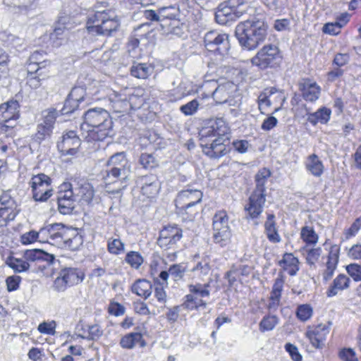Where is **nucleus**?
I'll return each instance as SVG.
<instances>
[{"label": "nucleus", "mask_w": 361, "mask_h": 361, "mask_svg": "<svg viewBox=\"0 0 361 361\" xmlns=\"http://www.w3.org/2000/svg\"><path fill=\"white\" fill-rule=\"evenodd\" d=\"M228 128L224 121L219 119L211 126L202 128L199 133L200 146L203 152L211 158H219L228 152Z\"/></svg>", "instance_id": "obj_1"}, {"label": "nucleus", "mask_w": 361, "mask_h": 361, "mask_svg": "<svg viewBox=\"0 0 361 361\" xmlns=\"http://www.w3.org/2000/svg\"><path fill=\"white\" fill-rule=\"evenodd\" d=\"M81 130L86 131L85 138L88 141H102L111 136L113 121L109 112L103 108L88 109L83 116Z\"/></svg>", "instance_id": "obj_2"}, {"label": "nucleus", "mask_w": 361, "mask_h": 361, "mask_svg": "<svg viewBox=\"0 0 361 361\" xmlns=\"http://www.w3.org/2000/svg\"><path fill=\"white\" fill-rule=\"evenodd\" d=\"M267 28L268 25L262 19L247 20L236 26L235 36L242 47L253 50L266 39Z\"/></svg>", "instance_id": "obj_3"}, {"label": "nucleus", "mask_w": 361, "mask_h": 361, "mask_svg": "<svg viewBox=\"0 0 361 361\" xmlns=\"http://www.w3.org/2000/svg\"><path fill=\"white\" fill-rule=\"evenodd\" d=\"M120 25L114 11H97L88 18L87 21V32L92 35L109 36L117 30Z\"/></svg>", "instance_id": "obj_4"}, {"label": "nucleus", "mask_w": 361, "mask_h": 361, "mask_svg": "<svg viewBox=\"0 0 361 361\" xmlns=\"http://www.w3.org/2000/svg\"><path fill=\"white\" fill-rule=\"evenodd\" d=\"M19 118V104L8 101L0 105V131L7 136H14Z\"/></svg>", "instance_id": "obj_5"}, {"label": "nucleus", "mask_w": 361, "mask_h": 361, "mask_svg": "<svg viewBox=\"0 0 361 361\" xmlns=\"http://www.w3.org/2000/svg\"><path fill=\"white\" fill-rule=\"evenodd\" d=\"M209 283H196L188 286L190 293L185 296V300L181 305L185 309L195 310L200 307H206L207 303L203 300L205 297H209L210 291L209 290Z\"/></svg>", "instance_id": "obj_6"}, {"label": "nucleus", "mask_w": 361, "mask_h": 361, "mask_svg": "<svg viewBox=\"0 0 361 361\" xmlns=\"http://www.w3.org/2000/svg\"><path fill=\"white\" fill-rule=\"evenodd\" d=\"M28 184L35 202H46L53 195L51 179L44 173L32 176Z\"/></svg>", "instance_id": "obj_7"}, {"label": "nucleus", "mask_w": 361, "mask_h": 361, "mask_svg": "<svg viewBox=\"0 0 361 361\" xmlns=\"http://www.w3.org/2000/svg\"><path fill=\"white\" fill-rule=\"evenodd\" d=\"M85 277L84 272L74 267H65L60 270L54 281L53 288L57 292H63L68 287L81 283Z\"/></svg>", "instance_id": "obj_8"}, {"label": "nucleus", "mask_w": 361, "mask_h": 361, "mask_svg": "<svg viewBox=\"0 0 361 361\" xmlns=\"http://www.w3.org/2000/svg\"><path fill=\"white\" fill-rule=\"evenodd\" d=\"M281 58L280 51L277 46L267 44L261 48L256 55L251 59V63L260 69L264 70L274 67Z\"/></svg>", "instance_id": "obj_9"}, {"label": "nucleus", "mask_w": 361, "mask_h": 361, "mask_svg": "<svg viewBox=\"0 0 361 361\" xmlns=\"http://www.w3.org/2000/svg\"><path fill=\"white\" fill-rule=\"evenodd\" d=\"M183 237V231L176 225H168L163 228L157 239L158 245L164 250H171L173 256L176 255V250Z\"/></svg>", "instance_id": "obj_10"}, {"label": "nucleus", "mask_w": 361, "mask_h": 361, "mask_svg": "<svg viewBox=\"0 0 361 361\" xmlns=\"http://www.w3.org/2000/svg\"><path fill=\"white\" fill-rule=\"evenodd\" d=\"M202 198V193L198 190H185L179 192L176 205L182 214H188L190 218H193L196 211L190 210L197 204L200 203Z\"/></svg>", "instance_id": "obj_11"}, {"label": "nucleus", "mask_w": 361, "mask_h": 361, "mask_svg": "<svg viewBox=\"0 0 361 361\" xmlns=\"http://www.w3.org/2000/svg\"><path fill=\"white\" fill-rule=\"evenodd\" d=\"M77 201L76 192L73 191L70 183L64 182L59 187L57 192L58 208L63 214H70L75 207Z\"/></svg>", "instance_id": "obj_12"}, {"label": "nucleus", "mask_w": 361, "mask_h": 361, "mask_svg": "<svg viewBox=\"0 0 361 361\" xmlns=\"http://www.w3.org/2000/svg\"><path fill=\"white\" fill-rule=\"evenodd\" d=\"M204 42L208 51H219L220 54L226 52L229 47L228 36L214 30L209 31L205 34Z\"/></svg>", "instance_id": "obj_13"}, {"label": "nucleus", "mask_w": 361, "mask_h": 361, "mask_svg": "<svg viewBox=\"0 0 361 361\" xmlns=\"http://www.w3.org/2000/svg\"><path fill=\"white\" fill-rule=\"evenodd\" d=\"M19 210L16 201L8 195L0 197V226H6L15 219Z\"/></svg>", "instance_id": "obj_14"}, {"label": "nucleus", "mask_w": 361, "mask_h": 361, "mask_svg": "<svg viewBox=\"0 0 361 361\" xmlns=\"http://www.w3.org/2000/svg\"><path fill=\"white\" fill-rule=\"evenodd\" d=\"M80 145V138L75 131L71 130L62 136L57 144V147L63 155H74Z\"/></svg>", "instance_id": "obj_15"}, {"label": "nucleus", "mask_w": 361, "mask_h": 361, "mask_svg": "<svg viewBox=\"0 0 361 361\" xmlns=\"http://www.w3.org/2000/svg\"><path fill=\"white\" fill-rule=\"evenodd\" d=\"M265 201L264 193L254 190L249 198L248 204L245 207V211L251 218H257L262 212Z\"/></svg>", "instance_id": "obj_16"}, {"label": "nucleus", "mask_w": 361, "mask_h": 361, "mask_svg": "<svg viewBox=\"0 0 361 361\" xmlns=\"http://www.w3.org/2000/svg\"><path fill=\"white\" fill-rule=\"evenodd\" d=\"M299 89L303 99L308 102H315L320 96L321 87L310 79H302L299 82Z\"/></svg>", "instance_id": "obj_17"}, {"label": "nucleus", "mask_w": 361, "mask_h": 361, "mask_svg": "<svg viewBox=\"0 0 361 361\" xmlns=\"http://www.w3.org/2000/svg\"><path fill=\"white\" fill-rule=\"evenodd\" d=\"M330 331L329 324H320L317 325L314 329L307 332L308 337L312 345L317 348H320L324 345L326 336Z\"/></svg>", "instance_id": "obj_18"}, {"label": "nucleus", "mask_w": 361, "mask_h": 361, "mask_svg": "<svg viewBox=\"0 0 361 361\" xmlns=\"http://www.w3.org/2000/svg\"><path fill=\"white\" fill-rule=\"evenodd\" d=\"M276 94V97L280 100H284L282 92L277 91L274 87L264 90L261 92L257 98L258 109L261 114H264L268 109L273 104L271 97Z\"/></svg>", "instance_id": "obj_19"}, {"label": "nucleus", "mask_w": 361, "mask_h": 361, "mask_svg": "<svg viewBox=\"0 0 361 361\" xmlns=\"http://www.w3.org/2000/svg\"><path fill=\"white\" fill-rule=\"evenodd\" d=\"M115 91L109 88L105 84L94 80L88 87V94L94 97L95 100L109 102L111 96L115 95Z\"/></svg>", "instance_id": "obj_20"}, {"label": "nucleus", "mask_w": 361, "mask_h": 361, "mask_svg": "<svg viewBox=\"0 0 361 361\" xmlns=\"http://www.w3.org/2000/svg\"><path fill=\"white\" fill-rule=\"evenodd\" d=\"M83 243L82 237L76 229L68 228L66 232L63 233L61 245L71 250H78Z\"/></svg>", "instance_id": "obj_21"}, {"label": "nucleus", "mask_w": 361, "mask_h": 361, "mask_svg": "<svg viewBox=\"0 0 361 361\" xmlns=\"http://www.w3.org/2000/svg\"><path fill=\"white\" fill-rule=\"evenodd\" d=\"M143 185L141 192L147 198L154 197L160 190V184L157 178L154 176H145L142 178Z\"/></svg>", "instance_id": "obj_22"}, {"label": "nucleus", "mask_w": 361, "mask_h": 361, "mask_svg": "<svg viewBox=\"0 0 361 361\" xmlns=\"http://www.w3.org/2000/svg\"><path fill=\"white\" fill-rule=\"evenodd\" d=\"M23 255L30 264V262L42 261L45 262L47 265H49L54 259L53 255L49 254L39 249L27 250Z\"/></svg>", "instance_id": "obj_23"}, {"label": "nucleus", "mask_w": 361, "mask_h": 361, "mask_svg": "<svg viewBox=\"0 0 361 361\" xmlns=\"http://www.w3.org/2000/svg\"><path fill=\"white\" fill-rule=\"evenodd\" d=\"M131 173V169L110 168L106 171V176L104 177L106 183H115L118 180L123 181L128 178Z\"/></svg>", "instance_id": "obj_24"}, {"label": "nucleus", "mask_w": 361, "mask_h": 361, "mask_svg": "<svg viewBox=\"0 0 361 361\" xmlns=\"http://www.w3.org/2000/svg\"><path fill=\"white\" fill-rule=\"evenodd\" d=\"M109 105L116 113H129V102L126 97L118 94L116 92L115 95L109 99Z\"/></svg>", "instance_id": "obj_25"}, {"label": "nucleus", "mask_w": 361, "mask_h": 361, "mask_svg": "<svg viewBox=\"0 0 361 361\" xmlns=\"http://www.w3.org/2000/svg\"><path fill=\"white\" fill-rule=\"evenodd\" d=\"M305 166L307 170L315 177H320L324 169L322 161L315 154H311L307 157Z\"/></svg>", "instance_id": "obj_26"}, {"label": "nucleus", "mask_w": 361, "mask_h": 361, "mask_svg": "<svg viewBox=\"0 0 361 361\" xmlns=\"http://www.w3.org/2000/svg\"><path fill=\"white\" fill-rule=\"evenodd\" d=\"M6 264L16 273L26 272L30 269V264L26 261L24 255L21 257L10 256L6 258Z\"/></svg>", "instance_id": "obj_27"}, {"label": "nucleus", "mask_w": 361, "mask_h": 361, "mask_svg": "<svg viewBox=\"0 0 361 361\" xmlns=\"http://www.w3.org/2000/svg\"><path fill=\"white\" fill-rule=\"evenodd\" d=\"M48 75L44 74L42 71H39V68L35 70H27V75L26 78V84L32 90H37L42 85V82Z\"/></svg>", "instance_id": "obj_28"}, {"label": "nucleus", "mask_w": 361, "mask_h": 361, "mask_svg": "<svg viewBox=\"0 0 361 361\" xmlns=\"http://www.w3.org/2000/svg\"><path fill=\"white\" fill-rule=\"evenodd\" d=\"M86 90L81 86L73 87L65 102V106H73V109L78 106L80 102L85 100Z\"/></svg>", "instance_id": "obj_29"}, {"label": "nucleus", "mask_w": 361, "mask_h": 361, "mask_svg": "<svg viewBox=\"0 0 361 361\" xmlns=\"http://www.w3.org/2000/svg\"><path fill=\"white\" fill-rule=\"evenodd\" d=\"M298 264V258L295 257L291 253L284 254L283 259L279 262L280 266L287 271L290 276L295 275L299 270Z\"/></svg>", "instance_id": "obj_30"}, {"label": "nucleus", "mask_w": 361, "mask_h": 361, "mask_svg": "<svg viewBox=\"0 0 361 361\" xmlns=\"http://www.w3.org/2000/svg\"><path fill=\"white\" fill-rule=\"evenodd\" d=\"M274 215L269 214L264 224L265 233L269 240L273 243H279L281 238L278 233Z\"/></svg>", "instance_id": "obj_31"}, {"label": "nucleus", "mask_w": 361, "mask_h": 361, "mask_svg": "<svg viewBox=\"0 0 361 361\" xmlns=\"http://www.w3.org/2000/svg\"><path fill=\"white\" fill-rule=\"evenodd\" d=\"M152 284L145 279L137 280L131 286V291L138 296L147 299L152 294Z\"/></svg>", "instance_id": "obj_32"}, {"label": "nucleus", "mask_w": 361, "mask_h": 361, "mask_svg": "<svg viewBox=\"0 0 361 361\" xmlns=\"http://www.w3.org/2000/svg\"><path fill=\"white\" fill-rule=\"evenodd\" d=\"M350 282V279L344 275H338L333 281L332 285L329 287L326 294L329 297H332L338 294L341 290L346 289L349 287Z\"/></svg>", "instance_id": "obj_33"}, {"label": "nucleus", "mask_w": 361, "mask_h": 361, "mask_svg": "<svg viewBox=\"0 0 361 361\" xmlns=\"http://www.w3.org/2000/svg\"><path fill=\"white\" fill-rule=\"evenodd\" d=\"M48 226L51 240L50 244L61 246L62 238H63V233L66 232L68 228L61 224H50Z\"/></svg>", "instance_id": "obj_34"}, {"label": "nucleus", "mask_w": 361, "mask_h": 361, "mask_svg": "<svg viewBox=\"0 0 361 361\" xmlns=\"http://www.w3.org/2000/svg\"><path fill=\"white\" fill-rule=\"evenodd\" d=\"M67 17H60L53 32L50 35V39L53 44L58 47L61 44V40L64 39L63 36L67 31L64 25L66 23Z\"/></svg>", "instance_id": "obj_35"}, {"label": "nucleus", "mask_w": 361, "mask_h": 361, "mask_svg": "<svg viewBox=\"0 0 361 361\" xmlns=\"http://www.w3.org/2000/svg\"><path fill=\"white\" fill-rule=\"evenodd\" d=\"M233 87L232 83H226L219 85L213 92L212 97L217 104L226 102L230 97V90Z\"/></svg>", "instance_id": "obj_36"}, {"label": "nucleus", "mask_w": 361, "mask_h": 361, "mask_svg": "<svg viewBox=\"0 0 361 361\" xmlns=\"http://www.w3.org/2000/svg\"><path fill=\"white\" fill-rule=\"evenodd\" d=\"M331 111L326 107L318 109L316 112L310 114L307 117V121L315 125L317 123H326L331 117Z\"/></svg>", "instance_id": "obj_37"}, {"label": "nucleus", "mask_w": 361, "mask_h": 361, "mask_svg": "<svg viewBox=\"0 0 361 361\" xmlns=\"http://www.w3.org/2000/svg\"><path fill=\"white\" fill-rule=\"evenodd\" d=\"M77 200L89 204L94 197V189L91 184L85 183L75 189Z\"/></svg>", "instance_id": "obj_38"}, {"label": "nucleus", "mask_w": 361, "mask_h": 361, "mask_svg": "<svg viewBox=\"0 0 361 361\" xmlns=\"http://www.w3.org/2000/svg\"><path fill=\"white\" fill-rule=\"evenodd\" d=\"M141 343L144 345L142 336L140 333H130L124 336L120 341V345L123 348L132 349L136 344Z\"/></svg>", "instance_id": "obj_39"}, {"label": "nucleus", "mask_w": 361, "mask_h": 361, "mask_svg": "<svg viewBox=\"0 0 361 361\" xmlns=\"http://www.w3.org/2000/svg\"><path fill=\"white\" fill-rule=\"evenodd\" d=\"M110 168L131 169L130 163L126 159L124 152H118L112 155L107 162Z\"/></svg>", "instance_id": "obj_40"}, {"label": "nucleus", "mask_w": 361, "mask_h": 361, "mask_svg": "<svg viewBox=\"0 0 361 361\" xmlns=\"http://www.w3.org/2000/svg\"><path fill=\"white\" fill-rule=\"evenodd\" d=\"M233 9L228 5V3H224L219 5L215 14L216 21L220 24H224L227 20L233 18Z\"/></svg>", "instance_id": "obj_41"}, {"label": "nucleus", "mask_w": 361, "mask_h": 361, "mask_svg": "<svg viewBox=\"0 0 361 361\" xmlns=\"http://www.w3.org/2000/svg\"><path fill=\"white\" fill-rule=\"evenodd\" d=\"M153 72V67L147 63H136L130 68L131 75L135 78L145 79Z\"/></svg>", "instance_id": "obj_42"}, {"label": "nucleus", "mask_w": 361, "mask_h": 361, "mask_svg": "<svg viewBox=\"0 0 361 361\" xmlns=\"http://www.w3.org/2000/svg\"><path fill=\"white\" fill-rule=\"evenodd\" d=\"M83 334L78 335L83 339L97 340L103 334V331L98 324L88 325L86 328H82Z\"/></svg>", "instance_id": "obj_43"}, {"label": "nucleus", "mask_w": 361, "mask_h": 361, "mask_svg": "<svg viewBox=\"0 0 361 361\" xmlns=\"http://www.w3.org/2000/svg\"><path fill=\"white\" fill-rule=\"evenodd\" d=\"M213 238L215 243L220 245L221 247L226 245L231 238V228H222L213 230Z\"/></svg>", "instance_id": "obj_44"}, {"label": "nucleus", "mask_w": 361, "mask_h": 361, "mask_svg": "<svg viewBox=\"0 0 361 361\" xmlns=\"http://www.w3.org/2000/svg\"><path fill=\"white\" fill-rule=\"evenodd\" d=\"M42 56L43 53L42 51H34L29 59L30 63L28 69L35 70L36 68H39V71H42V69L44 68L48 64H49V62L46 60L41 61Z\"/></svg>", "instance_id": "obj_45"}, {"label": "nucleus", "mask_w": 361, "mask_h": 361, "mask_svg": "<svg viewBox=\"0 0 361 361\" xmlns=\"http://www.w3.org/2000/svg\"><path fill=\"white\" fill-rule=\"evenodd\" d=\"M210 266L208 259H204L197 262L192 269L193 276L198 279H203L204 276H207L210 272Z\"/></svg>", "instance_id": "obj_46"}, {"label": "nucleus", "mask_w": 361, "mask_h": 361, "mask_svg": "<svg viewBox=\"0 0 361 361\" xmlns=\"http://www.w3.org/2000/svg\"><path fill=\"white\" fill-rule=\"evenodd\" d=\"M271 176V171L267 168H263L259 170L255 175L256 189L259 192L264 193L265 184L267 179Z\"/></svg>", "instance_id": "obj_47"}, {"label": "nucleus", "mask_w": 361, "mask_h": 361, "mask_svg": "<svg viewBox=\"0 0 361 361\" xmlns=\"http://www.w3.org/2000/svg\"><path fill=\"white\" fill-rule=\"evenodd\" d=\"M228 216L226 211L217 212L213 217V230L229 228Z\"/></svg>", "instance_id": "obj_48"}, {"label": "nucleus", "mask_w": 361, "mask_h": 361, "mask_svg": "<svg viewBox=\"0 0 361 361\" xmlns=\"http://www.w3.org/2000/svg\"><path fill=\"white\" fill-rule=\"evenodd\" d=\"M279 319L276 315H267L262 318L259 324L261 332L273 330L279 324Z\"/></svg>", "instance_id": "obj_49"}, {"label": "nucleus", "mask_w": 361, "mask_h": 361, "mask_svg": "<svg viewBox=\"0 0 361 361\" xmlns=\"http://www.w3.org/2000/svg\"><path fill=\"white\" fill-rule=\"evenodd\" d=\"M300 237L307 245H314L318 241V235L311 226H304L301 229Z\"/></svg>", "instance_id": "obj_50"}, {"label": "nucleus", "mask_w": 361, "mask_h": 361, "mask_svg": "<svg viewBox=\"0 0 361 361\" xmlns=\"http://www.w3.org/2000/svg\"><path fill=\"white\" fill-rule=\"evenodd\" d=\"M107 250L113 255H120L124 252L125 245L119 238H110L107 240Z\"/></svg>", "instance_id": "obj_51"}, {"label": "nucleus", "mask_w": 361, "mask_h": 361, "mask_svg": "<svg viewBox=\"0 0 361 361\" xmlns=\"http://www.w3.org/2000/svg\"><path fill=\"white\" fill-rule=\"evenodd\" d=\"M295 314L300 321L306 322L312 316L313 310L310 305L302 304L298 306Z\"/></svg>", "instance_id": "obj_52"}, {"label": "nucleus", "mask_w": 361, "mask_h": 361, "mask_svg": "<svg viewBox=\"0 0 361 361\" xmlns=\"http://www.w3.org/2000/svg\"><path fill=\"white\" fill-rule=\"evenodd\" d=\"M169 269L170 276L175 281L181 280L187 271L186 266H185L183 264H173L170 266Z\"/></svg>", "instance_id": "obj_53"}, {"label": "nucleus", "mask_w": 361, "mask_h": 361, "mask_svg": "<svg viewBox=\"0 0 361 361\" xmlns=\"http://www.w3.org/2000/svg\"><path fill=\"white\" fill-rule=\"evenodd\" d=\"M126 262L133 268L139 269L143 262V258L139 252L130 251L126 256Z\"/></svg>", "instance_id": "obj_54"}, {"label": "nucleus", "mask_w": 361, "mask_h": 361, "mask_svg": "<svg viewBox=\"0 0 361 361\" xmlns=\"http://www.w3.org/2000/svg\"><path fill=\"white\" fill-rule=\"evenodd\" d=\"M178 15V11L174 6L164 7L159 9L160 22L165 20H174Z\"/></svg>", "instance_id": "obj_55"}, {"label": "nucleus", "mask_w": 361, "mask_h": 361, "mask_svg": "<svg viewBox=\"0 0 361 361\" xmlns=\"http://www.w3.org/2000/svg\"><path fill=\"white\" fill-rule=\"evenodd\" d=\"M53 128L45 124L39 123L37 128V133L35 137L38 142L44 140L46 137H49L52 133Z\"/></svg>", "instance_id": "obj_56"}, {"label": "nucleus", "mask_w": 361, "mask_h": 361, "mask_svg": "<svg viewBox=\"0 0 361 361\" xmlns=\"http://www.w3.org/2000/svg\"><path fill=\"white\" fill-rule=\"evenodd\" d=\"M57 115L58 113L54 109L44 110L42 112L43 121L42 123L54 128Z\"/></svg>", "instance_id": "obj_57"}, {"label": "nucleus", "mask_w": 361, "mask_h": 361, "mask_svg": "<svg viewBox=\"0 0 361 361\" xmlns=\"http://www.w3.org/2000/svg\"><path fill=\"white\" fill-rule=\"evenodd\" d=\"M200 102L197 99H193L180 107V111L185 116H192L195 114L199 108Z\"/></svg>", "instance_id": "obj_58"}, {"label": "nucleus", "mask_w": 361, "mask_h": 361, "mask_svg": "<svg viewBox=\"0 0 361 361\" xmlns=\"http://www.w3.org/2000/svg\"><path fill=\"white\" fill-rule=\"evenodd\" d=\"M140 163L145 169H153L157 166V161L151 154L143 153L140 158Z\"/></svg>", "instance_id": "obj_59"}, {"label": "nucleus", "mask_w": 361, "mask_h": 361, "mask_svg": "<svg viewBox=\"0 0 361 361\" xmlns=\"http://www.w3.org/2000/svg\"><path fill=\"white\" fill-rule=\"evenodd\" d=\"M304 252H306V260L308 264H314L319 258L322 254V249L320 247L306 250L304 248Z\"/></svg>", "instance_id": "obj_60"}, {"label": "nucleus", "mask_w": 361, "mask_h": 361, "mask_svg": "<svg viewBox=\"0 0 361 361\" xmlns=\"http://www.w3.org/2000/svg\"><path fill=\"white\" fill-rule=\"evenodd\" d=\"M56 329V323L54 321L50 322H42L39 324L37 329L42 334H46L49 335H54Z\"/></svg>", "instance_id": "obj_61"}, {"label": "nucleus", "mask_w": 361, "mask_h": 361, "mask_svg": "<svg viewBox=\"0 0 361 361\" xmlns=\"http://www.w3.org/2000/svg\"><path fill=\"white\" fill-rule=\"evenodd\" d=\"M126 308L121 304L114 301H111L109 303L108 312L110 314L118 317L124 314Z\"/></svg>", "instance_id": "obj_62"}, {"label": "nucleus", "mask_w": 361, "mask_h": 361, "mask_svg": "<svg viewBox=\"0 0 361 361\" xmlns=\"http://www.w3.org/2000/svg\"><path fill=\"white\" fill-rule=\"evenodd\" d=\"M346 270L355 281H361V266L357 264H350L347 266Z\"/></svg>", "instance_id": "obj_63"}, {"label": "nucleus", "mask_w": 361, "mask_h": 361, "mask_svg": "<svg viewBox=\"0 0 361 361\" xmlns=\"http://www.w3.org/2000/svg\"><path fill=\"white\" fill-rule=\"evenodd\" d=\"M361 228V218L357 219L353 224L350 226V227L346 229L344 232V235L346 239H350V238L355 236L358 231Z\"/></svg>", "instance_id": "obj_64"}]
</instances>
